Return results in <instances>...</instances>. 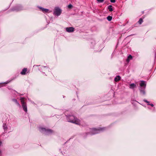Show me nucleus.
<instances>
[{
  "label": "nucleus",
  "instance_id": "f257e3e1",
  "mask_svg": "<svg viewBox=\"0 0 156 156\" xmlns=\"http://www.w3.org/2000/svg\"><path fill=\"white\" fill-rule=\"evenodd\" d=\"M69 122L77 125H80V120L73 115H70L69 116Z\"/></svg>",
  "mask_w": 156,
  "mask_h": 156
},
{
  "label": "nucleus",
  "instance_id": "f03ea898",
  "mask_svg": "<svg viewBox=\"0 0 156 156\" xmlns=\"http://www.w3.org/2000/svg\"><path fill=\"white\" fill-rule=\"evenodd\" d=\"M105 129V127H99L98 129L92 128L91 129L90 133L92 134H95L99 133L103 131Z\"/></svg>",
  "mask_w": 156,
  "mask_h": 156
},
{
  "label": "nucleus",
  "instance_id": "7ed1b4c3",
  "mask_svg": "<svg viewBox=\"0 0 156 156\" xmlns=\"http://www.w3.org/2000/svg\"><path fill=\"white\" fill-rule=\"evenodd\" d=\"M146 84L145 82L144 81H141L140 84V93L143 94L144 95L145 93V89L146 87Z\"/></svg>",
  "mask_w": 156,
  "mask_h": 156
},
{
  "label": "nucleus",
  "instance_id": "20e7f679",
  "mask_svg": "<svg viewBox=\"0 0 156 156\" xmlns=\"http://www.w3.org/2000/svg\"><path fill=\"white\" fill-rule=\"evenodd\" d=\"M24 99L25 98L23 97L21 98H20V101L23 110L25 112H27V105Z\"/></svg>",
  "mask_w": 156,
  "mask_h": 156
},
{
  "label": "nucleus",
  "instance_id": "39448f33",
  "mask_svg": "<svg viewBox=\"0 0 156 156\" xmlns=\"http://www.w3.org/2000/svg\"><path fill=\"white\" fill-rule=\"evenodd\" d=\"M62 12V10L58 7H55L53 11V15L55 16H58L60 15Z\"/></svg>",
  "mask_w": 156,
  "mask_h": 156
},
{
  "label": "nucleus",
  "instance_id": "423d86ee",
  "mask_svg": "<svg viewBox=\"0 0 156 156\" xmlns=\"http://www.w3.org/2000/svg\"><path fill=\"white\" fill-rule=\"evenodd\" d=\"M33 68L35 69H38L40 71L43 72V71H44L45 69H48L47 68L44 66H41L40 65H34L33 66Z\"/></svg>",
  "mask_w": 156,
  "mask_h": 156
},
{
  "label": "nucleus",
  "instance_id": "0eeeda50",
  "mask_svg": "<svg viewBox=\"0 0 156 156\" xmlns=\"http://www.w3.org/2000/svg\"><path fill=\"white\" fill-rule=\"evenodd\" d=\"M40 129L42 131L44 132L46 134H48L52 133H53V131L51 129H46L43 127H40Z\"/></svg>",
  "mask_w": 156,
  "mask_h": 156
},
{
  "label": "nucleus",
  "instance_id": "6e6552de",
  "mask_svg": "<svg viewBox=\"0 0 156 156\" xmlns=\"http://www.w3.org/2000/svg\"><path fill=\"white\" fill-rule=\"evenodd\" d=\"M29 70H28L27 68H24L20 72V74L22 75H25L27 73H29Z\"/></svg>",
  "mask_w": 156,
  "mask_h": 156
},
{
  "label": "nucleus",
  "instance_id": "1a4fd4ad",
  "mask_svg": "<svg viewBox=\"0 0 156 156\" xmlns=\"http://www.w3.org/2000/svg\"><path fill=\"white\" fill-rule=\"evenodd\" d=\"M3 129L4 130V133H6L7 132L8 128L7 125L5 123H4L3 125Z\"/></svg>",
  "mask_w": 156,
  "mask_h": 156
},
{
  "label": "nucleus",
  "instance_id": "9d476101",
  "mask_svg": "<svg viewBox=\"0 0 156 156\" xmlns=\"http://www.w3.org/2000/svg\"><path fill=\"white\" fill-rule=\"evenodd\" d=\"M39 8L43 12L46 13L48 12L49 10L48 9H44L42 7H40Z\"/></svg>",
  "mask_w": 156,
  "mask_h": 156
},
{
  "label": "nucleus",
  "instance_id": "9b49d317",
  "mask_svg": "<svg viewBox=\"0 0 156 156\" xmlns=\"http://www.w3.org/2000/svg\"><path fill=\"white\" fill-rule=\"evenodd\" d=\"M136 85L134 83H131L129 84V87L130 89H133L134 88L136 87Z\"/></svg>",
  "mask_w": 156,
  "mask_h": 156
},
{
  "label": "nucleus",
  "instance_id": "f8f14e48",
  "mask_svg": "<svg viewBox=\"0 0 156 156\" xmlns=\"http://www.w3.org/2000/svg\"><path fill=\"white\" fill-rule=\"evenodd\" d=\"M133 58V57L132 56L129 55L128 57L126 60V61L127 63H129L130 61V60L132 59Z\"/></svg>",
  "mask_w": 156,
  "mask_h": 156
},
{
  "label": "nucleus",
  "instance_id": "ddd939ff",
  "mask_svg": "<svg viewBox=\"0 0 156 156\" xmlns=\"http://www.w3.org/2000/svg\"><path fill=\"white\" fill-rule=\"evenodd\" d=\"M121 79V77L119 76H117L115 78L114 80L115 82L119 81Z\"/></svg>",
  "mask_w": 156,
  "mask_h": 156
},
{
  "label": "nucleus",
  "instance_id": "4468645a",
  "mask_svg": "<svg viewBox=\"0 0 156 156\" xmlns=\"http://www.w3.org/2000/svg\"><path fill=\"white\" fill-rule=\"evenodd\" d=\"M12 100L13 102L16 103V104L19 107L20 106V103L18 102L17 100L16 99H13Z\"/></svg>",
  "mask_w": 156,
  "mask_h": 156
},
{
  "label": "nucleus",
  "instance_id": "2eb2a0df",
  "mask_svg": "<svg viewBox=\"0 0 156 156\" xmlns=\"http://www.w3.org/2000/svg\"><path fill=\"white\" fill-rule=\"evenodd\" d=\"M74 28L73 27H69V32H72L74 31Z\"/></svg>",
  "mask_w": 156,
  "mask_h": 156
},
{
  "label": "nucleus",
  "instance_id": "dca6fc26",
  "mask_svg": "<svg viewBox=\"0 0 156 156\" xmlns=\"http://www.w3.org/2000/svg\"><path fill=\"white\" fill-rule=\"evenodd\" d=\"M143 22V19L142 18H140L139 20L138 21V23L140 24H141Z\"/></svg>",
  "mask_w": 156,
  "mask_h": 156
},
{
  "label": "nucleus",
  "instance_id": "f3484780",
  "mask_svg": "<svg viewBox=\"0 0 156 156\" xmlns=\"http://www.w3.org/2000/svg\"><path fill=\"white\" fill-rule=\"evenodd\" d=\"M108 9L110 12H112L113 11L112 6L111 5H110L108 6Z\"/></svg>",
  "mask_w": 156,
  "mask_h": 156
},
{
  "label": "nucleus",
  "instance_id": "a211bd4d",
  "mask_svg": "<svg viewBox=\"0 0 156 156\" xmlns=\"http://www.w3.org/2000/svg\"><path fill=\"white\" fill-rule=\"evenodd\" d=\"M112 17L110 16H108L107 17V19L109 21H110L112 20Z\"/></svg>",
  "mask_w": 156,
  "mask_h": 156
},
{
  "label": "nucleus",
  "instance_id": "6ab92c4d",
  "mask_svg": "<svg viewBox=\"0 0 156 156\" xmlns=\"http://www.w3.org/2000/svg\"><path fill=\"white\" fill-rule=\"evenodd\" d=\"M97 1L99 3H102L103 2L104 0H97Z\"/></svg>",
  "mask_w": 156,
  "mask_h": 156
},
{
  "label": "nucleus",
  "instance_id": "aec40b11",
  "mask_svg": "<svg viewBox=\"0 0 156 156\" xmlns=\"http://www.w3.org/2000/svg\"><path fill=\"white\" fill-rule=\"evenodd\" d=\"M144 101L145 102H146L147 104V105L148 104H149V101H147V100H144Z\"/></svg>",
  "mask_w": 156,
  "mask_h": 156
},
{
  "label": "nucleus",
  "instance_id": "412c9836",
  "mask_svg": "<svg viewBox=\"0 0 156 156\" xmlns=\"http://www.w3.org/2000/svg\"><path fill=\"white\" fill-rule=\"evenodd\" d=\"M72 7H73V6L71 4H69V9H71Z\"/></svg>",
  "mask_w": 156,
  "mask_h": 156
},
{
  "label": "nucleus",
  "instance_id": "4be33fe9",
  "mask_svg": "<svg viewBox=\"0 0 156 156\" xmlns=\"http://www.w3.org/2000/svg\"><path fill=\"white\" fill-rule=\"evenodd\" d=\"M110 2H111L114 3L115 2V0H110Z\"/></svg>",
  "mask_w": 156,
  "mask_h": 156
},
{
  "label": "nucleus",
  "instance_id": "5701e85b",
  "mask_svg": "<svg viewBox=\"0 0 156 156\" xmlns=\"http://www.w3.org/2000/svg\"><path fill=\"white\" fill-rule=\"evenodd\" d=\"M148 105H151V107L154 106V105L153 104H148Z\"/></svg>",
  "mask_w": 156,
  "mask_h": 156
},
{
  "label": "nucleus",
  "instance_id": "b1692460",
  "mask_svg": "<svg viewBox=\"0 0 156 156\" xmlns=\"http://www.w3.org/2000/svg\"><path fill=\"white\" fill-rule=\"evenodd\" d=\"M66 31L68 32V27H66Z\"/></svg>",
  "mask_w": 156,
  "mask_h": 156
},
{
  "label": "nucleus",
  "instance_id": "393cba45",
  "mask_svg": "<svg viewBox=\"0 0 156 156\" xmlns=\"http://www.w3.org/2000/svg\"><path fill=\"white\" fill-rule=\"evenodd\" d=\"M2 144V141L0 140V146Z\"/></svg>",
  "mask_w": 156,
  "mask_h": 156
},
{
  "label": "nucleus",
  "instance_id": "a878e982",
  "mask_svg": "<svg viewBox=\"0 0 156 156\" xmlns=\"http://www.w3.org/2000/svg\"><path fill=\"white\" fill-rule=\"evenodd\" d=\"M1 151H0V156H1Z\"/></svg>",
  "mask_w": 156,
  "mask_h": 156
}]
</instances>
